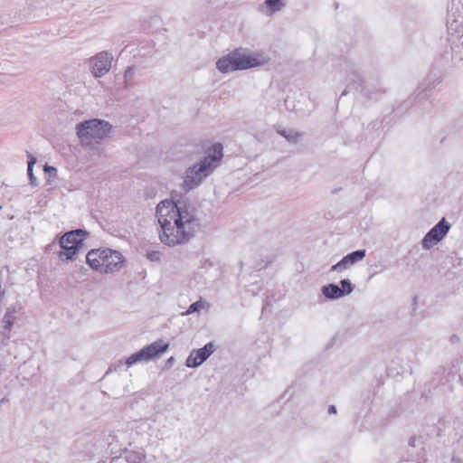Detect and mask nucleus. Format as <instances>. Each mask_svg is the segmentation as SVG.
<instances>
[{
  "mask_svg": "<svg viewBox=\"0 0 463 463\" xmlns=\"http://www.w3.org/2000/svg\"><path fill=\"white\" fill-rule=\"evenodd\" d=\"M156 217L161 227L160 241L167 246L186 243L200 226L195 208L184 200L160 202Z\"/></svg>",
  "mask_w": 463,
  "mask_h": 463,
  "instance_id": "obj_1",
  "label": "nucleus"
},
{
  "mask_svg": "<svg viewBox=\"0 0 463 463\" xmlns=\"http://www.w3.org/2000/svg\"><path fill=\"white\" fill-rule=\"evenodd\" d=\"M222 157V145L221 143L213 144L206 151V156L185 170L183 175L182 188L188 192L201 185L218 167Z\"/></svg>",
  "mask_w": 463,
  "mask_h": 463,
  "instance_id": "obj_2",
  "label": "nucleus"
},
{
  "mask_svg": "<svg viewBox=\"0 0 463 463\" xmlns=\"http://www.w3.org/2000/svg\"><path fill=\"white\" fill-rule=\"evenodd\" d=\"M269 58L260 52H250L247 49L238 48L221 57L216 61V68L222 73L243 71L253 67L263 66Z\"/></svg>",
  "mask_w": 463,
  "mask_h": 463,
  "instance_id": "obj_3",
  "label": "nucleus"
},
{
  "mask_svg": "<svg viewBox=\"0 0 463 463\" xmlns=\"http://www.w3.org/2000/svg\"><path fill=\"white\" fill-rule=\"evenodd\" d=\"M88 265L105 274H112L119 271L124 264L123 255L109 248H99L90 250L86 255Z\"/></svg>",
  "mask_w": 463,
  "mask_h": 463,
  "instance_id": "obj_4",
  "label": "nucleus"
},
{
  "mask_svg": "<svg viewBox=\"0 0 463 463\" xmlns=\"http://www.w3.org/2000/svg\"><path fill=\"white\" fill-rule=\"evenodd\" d=\"M112 125L103 119L92 118L76 125L75 130L81 145H90L92 140H103L109 137Z\"/></svg>",
  "mask_w": 463,
  "mask_h": 463,
  "instance_id": "obj_5",
  "label": "nucleus"
},
{
  "mask_svg": "<svg viewBox=\"0 0 463 463\" xmlns=\"http://www.w3.org/2000/svg\"><path fill=\"white\" fill-rule=\"evenodd\" d=\"M87 232L78 229L65 232L60 239L59 243L61 250L58 257L61 260H73L79 250L83 247V241Z\"/></svg>",
  "mask_w": 463,
  "mask_h": 463,
  "instance_id": "obj_6",
  "label": "nucleus"
},
{
  "mask_svg": "<svg viewBox=\"0 0 463 463\" xmlns=\"http://www.w3.org/2000/svg\"><path fill=\"white\" fill-rule=\"evenodd\" d=\"M113 56L108 52H100L90 59V68L95 78H101L111 68Z\"/></svg>",
  "mask_w": 463,
  "mask_h": 463,
  "instance_id": "obj_7",
  "label": "nucleus"
},
{
  "mask_svg": "<svg viewBox=\"0 0 463 463\" xmlns=\"http://www.w3.org/2000/svg\"><path fill=\"white\" fill-rule=\"evenodd\" d=\"M450 229L449 223L442 218L430 231L424 236L421 241L422 248L430 250L434 244L440 241Z\"/></svg>",
  "mask_w": 463,
  "mask_h": 463,
  "instance_id": "obj_8",
  "label": "nucleus"
},
{
  "mask_svg": "<svg viewBox=\"0 0 463 463\" xmlns=\"http://www.w3.org/2000/svg\"><path fill=\"white\" fill-rule=\"evenodd\" d=\"M169 345L159 339L143 347L137 353L141 363H147L168 350Z\"/></svg>",
  "mask_w": 463,
  "mask_h": 463,
  "instance_id": "obj_9",
  "label": "nucleus"
},
{
  "mask_svg": "<svg viewBox=\"0 0 463 463\" xmlns=\"http://www.w3.org/2000/svg\"><path fill=\"white\" fill-rule=\"evenodd\" d=\"M214 350L215 346L213 343H208L202 348L193 350L185 361V365L190 368L198 367L208 359Z\"/></svg>",
  "mask_w": 463,
  "mask_h": 463,
  "instance_id": "obj_10",
  "label": "nucleus"
},
{
  "mask_svg": "<svg viewBox=\"0 0 463 463\" xmlns=\"http://www.w3.org/2000/svg\"><path fill=\"white\" fill-rule=\"evenodd\" d=\"M365 250H358L345 256L340 261L333 265L330 271L342 272L365 257Z\"/></svg>",
  "mask_w": 463,
  "mask_h": 463,
  "instance_id": "obj_11",
  "label": "nucleus"
},
{
  "mask_svg": "<svg viewBox=\"0 0 463 463\" xmlns=\"http://www.w3.org/2000/svg\"><path fill=\"white\" fill-rule=\"evenodd\" d=\"M322 293L329 299H337L344 297V291L335 284H328L322 288Z\"/></svg>",
  "mask_w": 463,
  "mask_h": 463,
  "instance_id": "obj_12",
  "label": "nucleus"
},
{
  "mask_svg": "<svg viewBox=\"0 0 463 463\" xmlns=\"http://www.w3.org/2000/svg\"><path fill=\"white\" fill-rule=\"evenodd\" d=\"M264 5L267 7L266 14L272 15L285 7L286 0H265Z\"/></svg>",
  "mask_w": 463,
  "mask_h": 463,
  "instance_id": "obj_13",
  "label": "nucleus"
},
{
  "mask_svg": "<svg viewBox=\"0 0 463 463\" xmlns=\"http://www.w3.org/2000/svg\"><path fill=\"white\" fill-rule=\"evenodd\" d=\"M128 463H146V454L143 450H132L126 456Z\"/></svg>",
  "mask_w": 463,
  "mask_h": 463,
  "instance_id": "obj_14",
  "label": "nucleus"
},
{
  "mask_svg": "<svg viewBox=\"0 0 463 463\" xmlns=\"http://www.w3.org/2000/svg\"><path fill=\"white\" fill-rule=\"evenodd\" d=\"M16 312V309L14 307H8L4 317H3V323L4 327L6 330H10L14 325V322L15 320L14 313Z\"/></svg>",
  "mask_w": 463,
  "mask_h": 463,
  "instance_id": "obj_15",
  "label": "nucleus"
},
{
  "mask_svg": "<svg viewBox=\"0 0 463 463\" xmlns=\"http://www.w3.org/2000/svg\"><path fill=\"white\" fill-rule=\"evenodd\" d=\"M136 71L137 68L135 66H129L125 70L123 83L126 89H128L133 85V80L135 78Z\"/></svg>",
  "mask_w": 463,
  "mask_h": 463,
  "instance_id": "obj_16",
  "label": "nucleus"
},
{
  "mask_svg": "<svg viewBox=\"0 0 463 463\" xmlns=\"http://www.w3.org/2000/svg\"><path fill=\"white\" fill-rule=\"evenodd\" d=\"M208 307L209 304L201 298L198 301H195L193 304H191L184 315H190L194 312L200 311L201 309Z\"/></svg>",
  "mask_w": 463,
  "mask_h": 463,
  "instance_id": "obj_17",
  "label": "nucleus"
},
{
  "mask_svg": "<svg viewBox=\"0 0 463 463\" xmlns=\"http://www.w3.org/2000/svg\"><path fill=\"white\" fill-rule=\"evenodd\" d=\"M279 133L290 143H297L300 137V134L294 130H281Z\"/></svg>",
  "mask_w": 463,
  "mask_h": 463,
  "instance_id": "obj_18",
  "label": "nucleus"
},
{
  "mask_svg": "<svg viewBox=\"0 0 463 463\" xmlns=\"http://www.w3.org/2000/svg\"><path fill=\"white\" fill-rule=\"evenodd\" d=\"M36 163V158L34 156H30V159L28 161V168H27V172H28V176H29V179H30V184L33 185V186H35L37 184H36V178L34 177L33 174V165Z\"/></svg>",
  "mask_w": 463,
  "mask_h": 463,
  "instance_id": "obj_19",
  "label": "nucleus"
},
{
  "mask_svg": "<svg viewBox=\"0 0 463 463\" xmlns=\"http://www.w3.org/2000/svg\"><path fill=\"white\" fill-rule=\"evenodd\" d=\"M340 285L342 287L340 288L341 290L344 291V296L351 294L354 290V286L349 279H342Z\"/></svg>",
  "mask_w": 463,
  "mask_h": 463,
  "instance_id": "obj_20",
  "label": "nucleus"
},
{
  "mask_svg": "<svg viewBox=\"0 0 463 463\" xmlns=\"http://www.w3.org/2000/svg\"><path fill=\"white\" fill-rule=\"evenodd\" d=\"M124 363L128 367H131L132 365L137 363H141V361L139 359L137 353H135L128 356Z\"/></svg>",
  "mask_w": 463,
  "mask_h": 463,
  "instance_id": "obj_21",
  "label": "nucleus"
},
{
  "mask_svg": "<svg viewBox=\"0 0 463 463\" xmlns=\"http://www.w3.org/2000/svg\"><path fill=\"white\" fill-rule=\"evenodd\" d=\"M160 255L161 253L159 251H155V250H152V251H148L146 256H147V259L152 260V261H157L160 260Z\"/></svg>",
  "mask_w": 463,
  "mask_h": 463,
  "instance_id": "obj_22",
  "label": "nucleus"
},
{
  "mask_svg": "<svg viewBox=\"0 0 463 463\" xmlns=\"http://www.w3.org/2000/svg\"><path fill=\"white\" fill-rule=\"evenodd\" d=\"M44 171L49 174H52V173L56 174V172H57L56 168H54L52 166H49V165H45Z\"/></svg>",
  "mask_w": 463,
  "mask_h": 463,
  "instance_id": "obj_23",
  "label": "nucleus"
},
{
  "mask_svg": "<svg viewBox=\"0 0 463 463\" xmlns=\"http://www.w3.org/2000/svg\"><path fill=\"white\" fill-rule=\"evenodd\" d=\"M328 412H329L330 414H332V413H335V412H336V408H335V406H334V405L329 406V408H328Z\"/></svg>",
  "mask_w": 463,
  "mask_h": 463,
  "instance_id": "obj_24",
  "label": "nucleus"
},
{
  "mask_svg": "<svg viewBox=\"0 0 463 463\" xmlns=\"http://www.w3.org/2000/svg\"><path fill=\"white\" fill-rule=\"evenodd\" d=\"M175 363V358L174 357H170L167 361H166V364L168 366H171L173 364Z\"/></svg>",
  "mask_w": 463,
  "mask_h": 463,
  "instance_id": "obj_25",
  "label": "nucleus"
},
{
  "mask_svg": "<svg viewBox=\"0 0 463 463\" xmlns=\"http://www.w3.org/2000/svg\"><path fill=\"white\" fill-rule=\"evenodd\" d=\"M451 463H461V460L459 458H452Z\"/></svg>",
  "mask_w": 463,
  "mask_h": 463,
  "instance_id": "obj_26",
  "label": "nucleus"
},
{
  "mask_svg": "<svg viewBox=\"0 0 463 463\" xmlns=\"http://www.w3.org/2000/svg\"><path fill=\"white\" fill-rule=\"evenodd\" d=\"M122 364H123V361H122V360H119V361L118 362V364L115 365V370L117 369V367H120Z\"/></svg>",
  "mask_w": 463,
  "mask_h": 463,
  "instance_id": "obj_27",
  "label": "nucleus"
}]
</instances>
